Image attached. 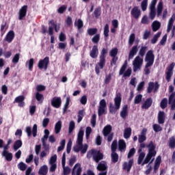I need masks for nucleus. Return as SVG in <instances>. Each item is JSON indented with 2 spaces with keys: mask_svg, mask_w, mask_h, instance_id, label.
I'll use <instances>...</instances> for the list:
<instances>
[{
  "mask_svg": "<svg viewBox=\"0 0 175 175\" xmlns=\"http://www.w3.org/2000/svg\"><path fill=\"white\" fill-rule=\"evenodd\" d=\"M156 147L157 146H155V144L152 141H150L149 142L147 146L148 152L142 163V166H144V165H147V163L151 164L152 162H154V158L157 155V150H155Z\"/></svg>",
  "mask_w": 175,
  "mask_h": 175,
  "instance_id": "obj_1",
  "label": "nucleus"
},
{
  "mask_svg": "<svg viewBox=\"0 0 175 175\" xmlns=\"http://www.w3.org/2000/svg\"><path fill=\"white\" fill-rule=\"evenodd\" d=\"M84 136V131L80 130L78 133L77 143L78 146H74L73 150L75 152L81 151V154H85L88 150V146L87 144L83 145V137Z\"/></svg>",
  "mask_w": 175,
  "mask_h": 175,
  "instance_id": "obj_2",
  "label": "nucleus"
},
{
  "mask_svg": "<svg viewBox=\"0 0 175 175\" xmlns=\"http://www.w3.org/2000/svg\"><path fill=\"white\" fill-rule=\"evenodd\" d=\"M155 59V55H154V51L149 50L146 54L145 56V62H146L145 65V75L146 76H148L150 73H151V71L150 70V67L154 65V61Z\"/></svg>",
  "mask_w": 175,
  "mask_h": 175,
  "instance_id": "obj_3",
  "label": "nucleus"
},
{
  "mask_svg": "<svg viewBox=\"0 0 175 175\" xmlns=\"http://www.w3.org/2000/svg\"><path fill=\"white\" fill-rule=\"evenodd\" d=\"M122 100V98H121V93H117L114 98L115 107L113 105V103H111L109 104V113H111V114H116V113H117V110H120Z\"/></svg>",
  "mask_w": 175,
  "mask_h": 175,
  "instance_id": "obj_4",
  "label": "nucleus"
},
{
  "mask_svg": "<svg viewBox=\"0 0 175 175\" xmlns=\"http://www.w3.org/2000/svg\"><path fill=\"white\" fill-rule=\"evenodd\" d=\"M126 68H128V61L125 60L123 65L120 69V71H119L120 76H122L123 75V77H131V75H132V68H129L126 70Z\"/></svg>",
  "mask_w": 175,
  "mask_h": 175,
  "instance_id": "obj_5",
  "label": "nucleus"
},
{
  "mask_svg": "<svg viewBox=\"0 0 175 175\" xmlns=\"http://www.w3.org/2000/svg\"><path fill=\"white\" fill-rule=\"evenodd\" d=\"M107 55V49L103 48L100 55V60L97 65L99 66L100 69H103L105 65H106V55Z\"/></svg>",
  "mask_w": 175,
  "mask_h": 175,
  "instance_id": "obj_6",
  "label": "nucleus"
},
{
  "mask_svg": "<svg viewBox=\"0 0 175 175\" xmlns=\"http://www.w3.org/2000/svg\"><path fill=\"white\" fill-rule=\"evenodd\" d=\"M143 65V58H141L140 56L135 57V59L133 62V72H137L142 69V66Z\"/></svg>",
  "mask_w": 175,
  "mask_h": 175,
  "instance_id": "obj_7",
  "label": "nucleus"
},
{
  "mask_svg": "<svg viewBox=\"0 0 175 175\" xmlns=\"http://www.w3.org/2000/svg\"><path fill=\"white\" fill-rule=\"evenodd\" d=\"M32 131V133H31ZM25 132L28 136V137H31L32 136L33 137H36L38 135V124H35L33 126V129L31 128V126H27L25 129Z\"/></svg>",
  "mask_w": 175,
  "mask_h": 175,
  "instance_id": "obj_8",
  "label": "nucleus"
},
{
  "mask_svg": "<svg viewBox=\"0 0 175 175\" xmlns=\"http://www.w3.org/2000/svg\"><path fill=\"white\" fill-rule=\"evenodd\" d=\"M159 87H160V85L158 81H155L154 83L150 81L148 83V85L147 88V93L151 94L153 90H154V92H157V91L159 90Z\"/></svg>",
  "mask_w": 175,
  "mask_h": 175,
  "instance_id": "obj_9",
  "label": "nucleus"
},
{
  "mask_svg": "<svg viewBox=\"0 0 175 175\" xmlns=\"http://www.w3.org/2000/svg\"><path fill=\"white\" fill-rule=\"evenodd\" d=\"M175 63L172 62L167 68V71L165 72V80L167 83L170 82L172 80V76H173V70L174 69Z\"/></svg>",
  "mask_w": 175,
  "mask_h": 175,
  "instance_id": "obj_10",
  "label": "nucleus"
},
{
  "mask_svg": "<svg viewBox=\"0 0 175 175\" xmlns=\"http://www.w3.org/2000/svg\"><path fill=\"white\" fill-rule=\"evenodd\" d=\"M50 64V57H46L43 59H40L38 62V66L39 69H44L47 70V68H49V65Z\"/></svg>",
  "mask_w": 175,
  "mask_h": 175,
  "instance_id": "obj_11",
  "label": "nucleus"
},
{
  "mask_svg": "<svg viewBox=\"0 0 175 175\" xmlns=\"http://www.w3.org/2000/svg\"><path fill=\"white\" fill-rule=\"evenodd\" d=\"M106 107H107L106 100L102 99L100 101V105L98 109V114L99 117H100V116H103V114H106Z\"/></svg>",
  "mask_w": 175,
  "mask_h": 175,
  "instance_id": "obj_12",
  "label": "nucleus"
},
{
  "mask_svg": "<svg viewBox=\"0 0 175 175\" xmlns=\"http://www.w3.org/2000/svg\"><path fill=\"white\" fill-rule=\"evenodd\" d=\"M102 159H103V153L100 152V150H93V160L96 163H99V161H102Z\"/></svg>",
  "mask_w": 175,
  "mask_h": 175,
  "instance_id": "obj_13",
  "label": "nucleus"
},
{
  "mask_svg": "<svg viewBox=\"0 0 175 175\" xmlns=\"http://www.w3.org/2000/svg\"><path fill=\"white\" fill-rule=\"evenodd\" d=\"M51 103V106L55 109H59L61 105H62V100H61V97L55 96L52 98Z\"/></svg>",
  "mask_w": 175,
  "mask_h": 175,
  "instance_id": "obj_14",
  "label": "nucleus"
},
{
  "mask_svg": "<svg viewBox=\"0 0 175 175\" xmlns=\"http://www.w3.org/2000/svg\"><path fill=\"white\" fill-rule=\"evenodd\" d=\"M131 14L133 17V18H135V20H138L140 16H142V11L140 10V8H139V7L135 6L131 10Z\"/></svg>",
  "mask_w": 175,
  "mask_h": 175,
  "instance_id": "obj_15",
  "label": "nucleus"
},
{
  "mask_svg": "<svg viewBox=\"0 0 175 175\" xmlns=\"http://www.w3.org/2000/svg\"><path fill=\"white\" fill-rule=\"evenodd\" d=\"M28 10V5H25L21 7L18 12V20H23L27 16V12Z\"/></svg>",
  "mask_w": 175,
  "mask_h": 175,
  "instance_id": "obj_16",
  "label": "nucleus"
},
{
  "mask_svg": "<svg viewBox=\"0 0 175 175\" xmlns=\"http://www.w3.org/2000/svg\"><path fill=\"white\" fill-rule=\"evenodd\" d=\"M24 100H25V96L23 95L18 96L14 99V103H18V107H24L25 106Z\"/></svg>",
  "mask_w": 175,
  "mask_h": 175,
  "instance_id": "obj_17",
  "label": "nucleus"
},
{
  "mask_svg": "<svg viewBox=\"0 0 175 175\" xmlns=\"http://www.w3.org/2000/svg\"><path fill=\"white\" fill-rule=\"evenodd\" d=\"M82 170L81 164L77 163L72 168V175H81Z\"/></svg>",
  "mask_w": 175,
  "mask_h": 175,
  "instance_id": "obj_18",
  "label": "nucleus"
},
{
  "mask_svg": "<svg viewBox=\"0 0 175 175\" xmlns=\"http://www.w3.org/2000/svg\"><path fill=\"white\" fill-rule=\"evenodd\" d=\"M98 172H107V163L106 161H102L99 163L96 167Z\"/></svg>",
  "mask_w": 175,
  "mask_h": 175,
  "instance_id": "obj_19",
  "label": "nucleus"
},
{
  "mask_svg": "<svg viewBox=\"0 0 175 175\" xmlns=\"http://www.w3.org/2000/svg\"><path fill=\"white\" fill-rule=\"evenodd\" d=\"M132 166H133V159H130L129 162H124L123 163V170H126L127 173H129L132 169Z\"/></svg>",
  "mask_w": 175,
  "mask_h": 175,
  "instance_id": "obj_20",
  "label": "nucleus"
},
{
  "mask_svg": "<svg viewBox=\"0 0 175 175\" xmlns=\"http://www.w3.org/2000/svg\"><path fill=\"white\" fill-rule=\"evenodd\" d=\"M99 54V50L98 49V45H94L92 50L90 51V55L91 58H98Z\"/></svg>",
  "mask_w": 175,
  "mask_h": 175,
  "instance_id": "obj_21",
  "label": "nucleus"
},
{
  "mask_svg": "<svg viewBox=\"0 0 175 175\" xmlns=\"http://www.w3.org/2000/svg\"><path fill=\"white\" fill-rule=\"evenodd\" d=\"M151 106H152V98L150 97L148 98L142 105V109H145V110H148V109H150Z\"/></svg>",
  "mask_w": 175,
  "mask_h": 175,
  "instance_id": "obj_22",
  "label": "nucleus"
},
{
  "mask_svg": "<svg viewBox=\"0 0 175 175\" xmlns=\"http://www.w3.org/2000/svg\"><path fill=\"white\" fill-rule=\"evenodd\" d=\"M137 51H139V48L137 45H135L132 47L131 50L129 54V59H133V57L137 54Z\"/></svg>",
  "mask_w": 175,
  "mask_h": 175,
  "instance_id": "obj_23",
  "label": "nucleus"
},
{
  "mask_svg": "<svg viewBox=\"0 0 175 175\" xmlns=\"http://www.w3.org/2000/svg\"><path fill=\"white\" fill-rule=\"evenodd\" d=\"M137 51H139V48L137 45H135L132 47L131 50L129 54V59H133V57L137 54Z\"/></svg>",
  "mask_w": 175,
  "mask_h": 175,
  "instance_id": "obj_24",
  "label": "nucleus"
},
{
  "mask_svg": "<svg viewBox=\"0 0 175 175\" xmlns=\"http://www.w3.org/2000/svg\"><path fill=\"white\" fill-rule=\"evenodd\" d=\"M113 129V127H111V125L108 124L105 126L103 129V135L106 137L107 136H109L110 133H111V131Z\"/></svg>",
  "mask_w": 175,
  "mask_h": 175,
  "instance_id": "obj_25",
  "label": "nucleus"
},
{
  "mask_svg": "<svg viewBox=\"0 0 175 175\" xmlns=\"http://www.w3.org/2000/svg\"><path fill=\"white\" fill-rule=\"evenodd\" d=\"M13 39H14V31L11 30L7 33L5 40L8 43H12V42H13Z\"/></svg>",
  "mask_w": 175,
  "mask_h": 175,
  "instance_id": "obj_26",
  "label": "nucleus"
},
{
  "mask_svg": "<svg viewBox=\"0 0 175 175\" xmlns=\"http://www.w3.org/2000/svg\"><path fill=\"white\" fill-rule=\"evenodd\" d=\"M128 116V105H124L120 111V117L123 119L126 118Z\"/></svg>",
  "mask_w": 175,
  "mask_h": 175,
  "instance_id": "obj_27",
  "label": "nucleus"
},
{
  "mask_svg": "<svg viewBox=\"0 0 175 175\" xmlns=\"http://www.w3.org/2000/svg\"><path fill=\"white\" fill-rule=\"evenodd\" d=\"M1 155L5 158V160L8 161V162H12L13 159V154L9 152H2Z\"/></svg>",
  "mask_w": 175,
  "mask_h": 175,
  "instance_id": "obj_28",
  "label": "nucleus"
},
{
  "mask_svg": "<svg viewBox=\"0 0 175 175\" xmlns=\"http://www.w3.org/2000/svg\"><path fill=\"white\" fill-rule=\"evenodd\" d=\"M165 112L160 111L158 113V122L159 124H165Z\"/></svg>",
  "mask_w": 175,
  "mask_h": 175,
  "instance_id": "obj_29",
  "label": "nucleus"
},
{
  "mask_svg": "<svg viewBox=\"0 0 175 175\" xmlns=\"http://www.w3.org/2000/svg\"><path fill=\"white\" fill-rule=\"evenodd\" d=\"M146 157V153L144 152H139V156L137 159V164L143 166V161H144V158Z\"/></svg>",
  "mask_w": 175,
  "mask_h": 175,
  "instance_id": "obj_30",
  "label": "nucleus"
},
{
  "mask_svg": "<svg viewBox=\"0 0 175 175\" xmlns=\"http://www.w3.org/2000/svg\"><path fill=\"white\" fill-rule=\"evenodd\" d=\"M49 172V167L47 165H44L42 167H40L38 174L40 175H47V173Z\"/></svg>",
  "mask_w": 175,
  "mask_h": 175,
  "instance_id": "obj_31",
  "label": "nucleus"
},
{
  "mask_svg": "<svg viewBox=\"0 0 175 175\" xmlns=\"http://www.w3.org/2000/svg\"><path fill=\"white\" fill-rule=\"evenodd\" d=\"M161 28V23L158 21H154L152 24V29L153 32H157Z\"/></svg>",
  "mask_w": 175,
  "mask_h": 175,
  "instance_id": "obj_32",
  "label": "nucleus"
},
{
  "mask_svg": "<svg viewBox=\"0 0 175 175\" xmlns=\"http://www.w3.org/2000/svg\"><path fill=\"white\" fill-rule=\"evenodd\" d=\"M62 129V122L61 120H59L55 124V133L56 135H58L61 132V129Z\"/></svg>",
  "mask_w": 175,
  "mask_h": 175,
  "instance_id": "obj_33",
  "label": "nucleus"
},
{
  "mask_svg": "<svg viewBox=\"0 0 175 175\" xmlns=\"http://www.w3.org/2000/svg\"><path fill=\"white\" fill-rule=\"evenodd\" d=\"M118 148L121 152H122V151H125V148H126V144L124 139L119 140Z\"/></svg>",
  "mask_w": 175,
  "mask_h": 175,
  "instance_id": "obj_34",
  "label": "nucleus"
},
{
  "mask_svg": "<svg viewBox=\"0 0 175 175\" xmlns=\"http://www.w3.org/2000/svg\"><path fill=\"white\" fill-rule=\"evenodd\" d=\"M132 135V129L131 127L126 128L124 131V139H129Z\"/></svg>",
  "mask_w": 175,
  "mask_h": 175,
  "instance_id": "obj_35",
  "label": "nucleus"
},
{
  "mask_svg": "<svg viewBox=\"0 0 175 175\" xmlns=\"http://www.w3.org/2000/svg\"><path fill=\"white\" fill-rule=\"evenodd\" d=\"M35 98L39 103H43V100H44V96L39 92H36Z\"/></svg>",
  "mask_w": 175,
  "mask_h": 175,
  "instance_id": "obj_36",
  "label": "nucleus"
},
{
  "mask_svg": "<svg viewBox=\"0 0 175 175\" xmlns=\"http://www.w3.org/2000/svg\"><path fill=\"white\" fill-rule=\"evenodd\" d=\"M87 33L89 36H94V35H96L98 33V29L95 28H88L87 30Z\"/></svg>",
  "mask_w": 175,
  "mask_h": 175,
  "instance_id": "obj_37",
  "label": "nucleus"
},
{
  "mask_svg": "<svg viewBox=\"0 0 175 175\" xmlns=\"http://www.w3.org/2000/svg\"><path fill=\"white\" fill-rule=\"evenodd\" d=\"M22 146H23V142L20 139H18L14 142L13 148L14 151H17V150H18V148H21V147Z\"/></svg>",
  "mask_w": 175,
  "mask_h": 175,
  "instance_id": "obj_38",
  "label": "nucleus"
},
{
  "mask_svg": "<svg viewBox=\"0 0 175 175\" xmlns=\"http://www.w3.org/2000/svg\"><path fill=\"white\" fill-rule=\"evenodd\" d=\"M75 27H77V29L81 31V28L84 27V23L81 19H78L77 22H75Z\"/></svg>",
  "mask_w": 175,
  "mask_h": 175,
  "instance_id": "obj_39",
  "label": "nucleus"
},
{
  "mask_svg": "<svg viewBox=\"0 0 175 175\" xmlns=\"http://www.w3.org/2000/svg\"><path fill=\"white\" fill-rule=\"evenodd\" d=\"M94 14L96 18H99L100 14H102V8L100 6L97 7L94 12Z\"/></svg>",
  "mask_w": 175,
  "mask_h": 175,
  "instance_id": "obj_40",
  "label": "nucleus"
},
{
  "mask_svg": "<svg viewBox=\"0 0 175 175\" xmlns=\"http://www.w3.org/2000/svg\"><path fill=\"white\" fill-rule=\"evenodd\" d=\"M147 46H141L139 51V57H142L143 58V57H144V55H146V53L147 51Z\"/></svg>",
  "mask_w": 175,
  "mask_h": 175,
  "instance_id": "obj_41",
  "label": "nucleus"
},
{
  "mask_svg": "<svg viewBox=\"0 0 175 175\" xmlns=\"http://www.w3.org/2000/svg\"><path fill=\"white\" fill-rule=\"evenodd\" d=\"M35 62V60L33 58H31L29 60L26 62V66L28 65L29 70L32 71V69H33V64Z\"/></svg>",
  "mask_w": 175,
  "mask_h": 175,
  "instance_id": "obj_42",
  "label": "nucleus"
},
{
  "mask_svg": "<svg viewBox=\"0 0 175 175\" xmlns=\"http://www.w3.org/2000/svg\"><path fill=\"white\" fill-rule=\"evenodd\" d=\"M111 161L113 163H117L118 162V154L116 152H112L111 154Z\"/></svg>",
  "mask_w": 175,
  "mask_h": 175,
  "instance_id": "obj_43",
  "label": "nucleus"
},
{
  "mask_svg": "<svg viewBox=\"0 0 175 175\" xmlns=\"http://www.w3.org/2000/svg\"><path fill=\"white\" fill-rule=\"evenodd\" d=\"M99 40H100V34H95V36L92 38V43L94 44H98L99 43Z\"/></svg>",
  "mask_w": 175,
  "mask_h": 175,
  "instance_id": "obj_44",
  "label": "nucleus"
},
{
  "mask_svg": "<svg viewBox=\"0 0 175 175\" xmlns=\"http://www.w3.org/2000/svg\"><path fill=\"white\" fill-rule=\"evenodd\" d=\"M135 39H136V36L135 35V33H133L129 36V46H133V43H135Z\"/></svg>",
  "mask_w": 175,
  "mask_h": 175,
  "instance_id": "obj_45",
  "label": "nucleus"
},
{
  "mask_svg": "<svg viewBox=\"0 0 175 175\" xmlns=\"http://www.w3.org/2000/svg\"><path fill=\"white\" fill-rule=\"evenodd\" d=\"M27 167H28V165L23 162H21L18 164V168L22 172L27 170Z\"/></svg>",
  "mask_w": 175,
  "mask_h": 175,
  "instance_id": "obj_46",
  "label": "nucleus"
},
{
  "mask_svg": "<svg viewBox=\"0 0 175 175\" xmlns=\"http://www.w3.org/2000/svg\"><path fill=\"white\" fill-rule=\"evenodd\" d=\"M168 146L170 148H175V138L171 137L169 140Z\"/></svg>",
  "mask_w": 175,
  "mask_h": 175,
  "instance_id": "obj_47",
  "label": "nucleus"
},
{
  "mask_svg": "<svg viewBox=\"0 0 175 175\" xmlns=\"http://www.w3.org/2000/svg\"><path fill=\"white\" fill-rule=\"evenodd\" d=\"M143 98V95L142 94H137L134 99V104L135 105H139L140 102H142V99Z\"/></svg>",
  "mask_w": 175,
  "mask_h": 175,
  "instance_id": "obj_48",
  "label": "nucleus"
},
{
  "mask_svg": "<svg viewBox=\"0 0 175 175\" xmlns=\"http://www.w3.org/2000/svg\"><path fill=\"white\" fill-rule=\"evenodd\" d=\"M160 107L161 109H166L167 107V98H163L160 103Z\"/></svg>",
  "mask_w": 175,
  "mask_h": 175,
  "instance_id": "obj_49",
  "label": "nucleus"
},
{
  "mask_svg": "<svg viewBox=\"0 0 175 175\" xmlns=\"http://www.w3.org/2000/svg\"><path fill=\"white\" fill-rule=\"evenodd\" d=\"M161 32H158L157 33V34H155L153 37V38L151 40V43L152 44H155V43H157V42H158V39L159 38V37L161 36Z\"/></svg>",
  "mask_w": 175,
  "mask_h": 175,
  "instance_id": "obj_50",
  "label": "nucleus"
},
{
  "mask_svg": "<svg viewBox=\"0 0 175 175\" xmlns=\"http://www.w3.org/2000/svg\"><path fill=\"white\" fill-rule=\"evenodd\" d=\"M148 5V0H143L141 3V8L143 12H146L147 10V6Z\"/></svg>",
  "mask_w": 175,
  "mask_h": 175,
  "instance_id": "obj_51",
  "label": "nucleus"
},
{
  "mask_svg": "<svg viewBox=\"0 0 175 175\" xmlns=\"http://www.w3.org/2000/svg\"><path fill=\"white\" fill-rule=\"evenodd\" d=\"M117 54H118V49L113 48L109 52L110 57H117Z\"/></svg>",
  "mask_w": 175,
  "mask_h": 175,
  "instance_id": "obj_52",
  "label": "nucleus"
},
{
  "mask_svg": "<svg viewBox=\"0 0 175 175\" xmlns=\"http://www.w3.org/2000/svg\"><path fill=\"white\" fill-rule=\"evenodd\" d=\"M75 121H70L68 127V133H72L75 131Z\"/></svg>",
  "mask_w": 175,
  "mask_h": 175,
  "instance_id": "obj_53",
  "label": "nucleus"
},
{
  "mask_svg": "<svg viewBox=\"0 0 175 175\" xmlns=\"http://www.w3.org/2000/svg\"><path fill=\"white\" fill-rule=\"evenodd\" d=\"M111 152H116L117 151V139L113 141L111 146Z\"/></svg>",
  "mask_w": 175,
  "mask_h": 175,
  "instance_id": "obj_54",
  "label": "nucleus"
},
{
  "mask_svg": "<svg viewBox=\"0 0 175 175\" xmlns=\"http://www.w3.org/2000/svg\"><path fill=\"white\" fill-rule=\"evenodd\" d=\"M135 154H136V149H135V148H132L128 153L127 158L130 159V158H132Z\"/></svg>",
  "mask_w": 175,
  "mask_h": 175,
  "instance_id": "obj_55",
  "label": "nucleus"
},
{
  "mask_svg": "<svg viewBox=\"0 0 175 175\" xmlns=\"http://www.w3.org/2000/svg\"><path fill=\"white\" fill-rule=\"evenodd\" d=\"M109 32H110V30L109 29V24H106L104 27L105 38H109Z\"/></svg>",
  "mask_w": 175,
  "mask_h": 175,
  "instance_id": "obj_56",
  "label": "nucleus"
},
{
  "mask_svg": "<svg viewBox=\"0 0 175 175\" xmlns=\"http://www.w3.org/2000/svg\"><path fill=\"white\" fill-rule=\"evenodd\" d=\"M20 53H16L12 59V64H18L20 61Z\"/></svg>",
  "mask_w": 175,
  "mask_h": 175,
  "instance_id": "obj_57",
  "label": "nucleus"
},
{
  "mask_svg": "<svg viewBox=\"0 0 175 175\" xmlns=\"http://www.w3.org/2000/svg\"><path fill=\"white\" fill-rule=\"evenodd\" d=\"M91 124L93 128H95V126H96V114L95 113L93 114L92 116Z\"/></svg>",
  "mask_w": 175,
  "mask_h": 175,
  "instance_id": "obj_58",
  "label": "nucleus"
},
{
  "mask_svg": "<svg viewBox=\"0 0 175 175\" xmlns=\"http://www.w3.org/2000/svg\"><path fill=\"white\" fill-rule=\"evenodd\" d=\"M69 103H70V97H67L66 100V103L64 107V111H66L69 107Z\"/></svg>",
  "mask_w": 175,
  "mask_h": 175,
  "instance_id": "obj_59",
  "label": "nucleus"
},
{
  "mask_svg": "<svg viewBox=\"0 0 175 175\" xmlns=\"http://www.w3.org/2000/svg\"><path fill=\"white\" fill-rule=\"evenodd\" d=\"M150 10L149 14L150 18V20H154V18H155V16H157V12L155 10H153V9H150Z\"/></svg>",
  "mask_w": 175,
  "mask_h": 175,
  "instance_id": "obj_60",
  "label": "nucleus"
},
{
  "mask_svg": "<svg viewBox=\"0 0 175 175\" xmlns=\"http://www.w3.org/2000/svg\"><path fill=\"white\" fill-rule=\"evenodd\" d=\"M66 8L67 7L65 5H62L57 9V13H59V14H64V12L66 10Z\"/></svg>",
  "mask_w": 175,
  "mask_h": 175,
  "instance_id": "obj_61",
  "label": "nucleus"
},
{
  "mask_svg": "<svg viewBox=\"0 0 175 175\" xmlns=\"http://www.w3.org/2000/svg\"><path fill=\"white\" fill-rule=\"evenodd\" d=\"M72 150V140H69L67 146H66V151L68 154H70V151Z\"/></svg>",
  "mask_w": 175,
  "mask_h": 175,
  "instance_id": "obj_62",
  "label": "nucleus"
},
{
  "mask_svg": "<svg viewBox=\"0 0 175 175\" xmlns=\"http://www.w3.org/2000/svg\"><path fill=\"white\" fill-rule=\"evenodd\" d=\"M175 21V14H173L168 21V26L173 27Z\"/></svg>",
  "mask_w": 175,
  "mask_h": 175,
  "instance_id": "obj_63",
  "label": "nucleus"
},
{
  "mask_svg": "<svg viewBox=\"0 0 175 175\" xmlns=\"http://www.w3.org/2000/svg\"><path fill=\"white\" fill-rule=\"evenodd\" d=\"M153 130L154 131V132H161V131H162V127L161 126H159V124H154L153 125Z\"/></svg>",
  "mask_w": 175,
  "mask_h": 175,
  "instance_id": "obj_64",
  "label": "nucleus"
}]
</instances>
